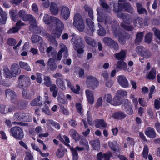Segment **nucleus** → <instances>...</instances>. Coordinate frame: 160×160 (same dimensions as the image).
<instances>
[{"mask_svg":"<svg viewBox=\"0 0 160 160\" xmlns=\"http://www.w3.org/2000/svg\"><path fill=\"white\" fill-rule=\"evenodd\" d=\"M10 132L14 138L18 140L22 139L24 136L22 129L19 127L14 126L12 128Z\"/></svg>","mask_w":160,"mask_h":160,"instance_id":"nucleus-1","label":"nucleus"},{"mask_svg":"<svg viewBox=\"0 0 160 160\" xmlns=\"http://www.w3.org/2000/svg\"><path fill=\"white\" fill-rule=\"evenodd\" d=\"M87 84L88 87L92 89L96 88L98 85V82L96 78L92 75L87 77Z\"/></svg>","mask_w":160,"mask_h":160,"instance_id":"nucleus-2","label":"nucleus"},{"mask_svg":"<svg viewBox=\"0 0 160 160\" xmlns=\"http://www.w3.org/2000/svg\"><path fill=\"white\" fill-rule=\"evenodd\" d=\"M103 41L106 45L112 48L115 50H118L119 46L118 43L111 38L108 37L104 38L103 39Z\"/></svg>","mask_w":160,"mask_h":160,"instance_id":"nucleus-3","label":"nucleus"},{"mask_svg":"<svg viewBox=\"0 0 160 160\" xmlns=\"http://www.w3.org/2000/svg\"><path fill=\"white\" fill-rule=\"evenodd\" d=\"M60 16L64 20H66L70 17V11L68 7L62 5L60 7Z\"/></svg>","mask_w":160,"mask_h":160,"instance_id":"nucleus-4","label":"nucleus"},{"mask_svg":"<svg viewBox=\"0 0 160 160\" xmlns=\"http://www.w3.org/2000/svg\"><path fill=\"white\" fill-rule=\"evenodd\" d=\"M61 49L57 54V59L58 60H61L62 58V54L63 53V56L67 58L68 55V50L66 46L62 43L60 44Z\"/></svg>","mask_w":160,"mask_h":160,"instance_id":"nucleus-5","label":"nucleus"},{"mask_svg":"<svg viewBox=\"0 0 160 160\" xmlns=\"http://www.w3.org/2000/svg\"><path fill=\"white\" fill-rule=\"evenodd\" d=\"M72 40L74 43L73 48L74 49H77L78 47H85V43L82 38L80 37H76L74 38H72Z\"/></svg>","mask_w":160,"mask_h":160,"instance_id":"nucleus-6","label":"nucleus"},{"mask_svg":"<svg viewBox=\"0 0 160 160\" xmlns=\"http://www.w3.org/2000/svg\"><path fill=\"white\" fill-rule=\"evenodd\" d=\"M118 17L122 19L124 23L128 24H129L132 20V16L127 13H118Z\"/></svg>","mask_w":160,"mask_h":160,"instance_id":"nucleus-7","label":"nucleus"},{"mask_svg":"<svg viewBox=\"0 0 160 160\" xmlns=\"http://www.w3.org/2000/svg\"><path fill=\"white\" fill-rule=\"evenodd\" d=\"M117 80L119 84L122 87L127 88L129 86L128 81L125 76L124 75L118 76Z\"/></svg>","mask_w":160,"mask_h":160,"instance_id":"nucleus-8","label":"nucleus"},{"mask_svg":"<svg viewBox=\"0 0 160 160\" xmlns=\"http://www.w3.org/2000/svg\"><path fill=\"white\" fill-rule=\"evenodd\" d=\"M5 93L7 98H10L11 101H12L16 98V93L12 90L8 89L5 91Z\"/></svg>","mask_w":160,"mask_h":160,"instance_id":"nucleus-9","label":"nucleus"},{"mask_svg":"<svg viewBox=\"0 0 160 160\" xmlns=\"http://www.w3.org/2000/svg\"><path fill=\"white\" fill-rule=\"evenodd\" d=\"M11 70L13 77H15L19 74L21 72L18 65L17 64H13L11 66Z\"/></svg>","mask_w":160,"mask_h":160,"instance_id":"nucleus-10","label":"nucleus"},{"mask_svg":"<svg viewBox=\"0 0 160 160\" xmlns=\"http://www.w3.org/2000/svg\"><path fill=\"white\" fill-rule=\"evenodd\" d=\"M53 22L56 25L55 28L63 30L64 28V25L59 19L56 17H53Z\"/></svg>","mask_w":160,"mask_h":160,"instance_id":"nucleus-11","label":"nucleus"},{"mask_svg":"<svg viewBox=\"0 0 160 160\" xmlns=\"http://www.w3.org/2000/svg\"><path fill=\"white\" fill-rule=\"evenodd\" d=\"M68 81H69L67 79L63 78H58L56 81L57 85L60 87L63 90H65L66 89V83H67L68 84Z\"/></svg>","mask_w":160,"mask_h":160,"instance_id":"nucleus-12","label":"nucleus"},{"mask_svg":"<svg viewBox=\"0 0 160 160\" xmlns=\"http://www.w3.org/2000/svg\"><path fill=\"white\" fill-rule=\"evenodd\" d=\"M145 135L150 138H154L156 134L154 129L151 127H148L145 131Z\"/></svg>","mask_w":160,"mask_h":160,"instance_id":"nucleus-13","label":"nucleus"},{"mask_svg":"<svg viewBox=\"0 0 160 160\" xmlns=\"http://www.w3.org/2000/svg\"><path fill=\"white\" fill-rule=\"evenodd\" d=\"M47 64L48 68L52 71H54L57 68V64L55 62L54 60L52 58L49 59Z\"/></svg>","mask_w":160,"mask_h":160,"instance_id":"nucleus-14","label":"nucleus"},{"mask_svg":"<svg viewBox=\"0 0 160 160\" xmlns=\"http://www.w3.org/2000/svg\"><path fill=\"white\" fill-rule=\"evenodd\" d=\"M144 35L143 32H138L136 35V38L134 41L135 44L139 45L142 41Z\"/></svg>","mask_w":160,"mask_h":160,"instance_id":"nucleus-15","label":"nucleus"},{"mask_svg":"<svg viewBox=\"0 0 160 160\" xmlns=\"http://www.w3.org/2000/svg\"><path fill=\"white\" fill-rule=\"evenodd\" d=\"M31 31L43 36L47 34L46 31L42 27H38L37 25H36L35 28H33V30Z\"/></svg>","mask_w":160,"mask_h":160,"instance_id":"nucleus-16","label":"nucleus"},{"mask_svg":"<svg viewBox=\"0 0 160 160\" xmlns=\"http://www.w3.org/2000/svg\"><path fill=\"white\" fill-rule=\"evenodd\" d=\"M123 8L127 12L132 14L134 12L133 8L132 7L131 4L128 2H126L123 3Z\"/></svg>","mask_w":160,"mask_h":160,"instance_id":"nucleus-17","label":"nucleus"},{"mask_svg":"<svg viewBox=\"0 0 160 160\" xmlns=\"http://www.w3.org/2000/svg\"><path fill=\"white\" fill-rule=\"evenodd\" d=\"M29 20L30 23V25L29 27V29L30 31L33 30V28H35L36 24V20L32 15H29L28 18V21Z\"/></svg>","mask_w":160,"mask_h":160,"instance_id":"nucleus-18","label":"nucleus"},{"mask_svg":"<svg viewBox=\"0 0 160 160\" xmlns=\"http://www.w3.org/2000/svg\"><path fill=\"white\" fill-rule=\"evenodd\" d=\"M85 92L89 102L91 104H93L94 98L92 92L89 90H86Z\"/></svg>","mask_w":160,"mask_h":160,"instance_id":"nucleus-19","label":"nucleus"},{"mask_svg":"<svg viewBox=\"0 0 160 160\" xmlns=\"http://www.w3.org/2000/svg\"><path fill=\"white\" fill-rule=\"evenodd\" d=\"M73 25L80 32H83L85 29V24L84 21L74 23Z\"/></svg>","mask_w":160,"mask_h":160,"instance_id":"nucleus-20","label":"nucleus"},{"mask_svg":"<svg viewBox=\"0 0 160 160\" xmlns=\"http://www.w3.org/2000/svg\"><path fill=\"white\" fill-rule=\"evenodd\" d=\"M84 39L88 44L95 47H97L98 44L97 42L92 38L86 36L85 37Z\"/></svg>","mask_w":160,"mask_h":160,"instance_id":"nucleus-21","label":"nucleus"},{"mask_svg":"<svg viewBox=\"0 0 160 160\" xmlns=\"http://www.w3.org/2000/svg\"><path fill=\"white\" fill-rule=\"evenodd\" d=\"M96 122V127L99 128H105L107 127V124L103 119H97Z\"/></svg>","mask_w":160,"mask_h":160,"instance_id":"nucleus-22","label":"nucleus"},{"mask_svg":"<svg viewBox=\"0 0 160 160\" xmlns=\"http://www.w3.org/2000/svg\"><path fill=\"white\" fill-rule=\"evenodd\" d=\"M58 8L56 4L53 3H51L50 10L52 15H57L58 13Z\"/></svg>","mask_w":160,"mask_h":160,"instance_id":"nucleus-23","label":"nucleus"},{"mask_svg":"<svg viewBox=\"0 0 160 160\" xmlns=\"http://www.w3.org/2000/svg\"><path fill=\"white\" fill-rule=\"evenodd\" d=\"M136 6L137 10L139 14H143L145 13L146 15H147L148 12L146 10L143 8L141 4L137 3L136 4Z\"/></svg>","mask_w":160,"mask_h":160,"instance_id":"nucleus-24","label":"nucleus"},{"mask_svg":"<svg viewBox=\"0 0 160 160\" xmlns=\"http://www.w3.org/2000/svg\"><path fill=\"white\" fill-rule=\"evenodd\" d=\"M126 53L125 51L122 50L119 53L115 54V57L118 60H123L126 57Z\"/></svg>","mask_w":160,"mask_h":160,"instance_id":"nucleus-25","label":"nucleus"},{"mask_svg":"<svg viewBox=\"0 0 160 160\" xmlns=\"http://www.w3.org/2000/svg\"><path fill=\"white\" fill-rule=\"evenodd\" d=\"M90 142L94 150H98L99 149L100 142L99 140L98 139L91 141Z\"/></svg>","mask_w":160,"mask_h":160,"instance_id":"nucleus-26","label":"nucleus"},{"mask_svg":"<svg viewBox=\"0 0 160 160\" xmlns=\"http://www.w3.org/2000/svg\"><path fill=\"white\" fill-rule=\"evenodd\" d=\"M69 134L76 141H78L80 138L79 135L74 129H71L69 131Z\"/></svg>","mask_w":160,"mask_h":160,"instance_id":"nucleus-27","label":"nucleus"},{"mask_svg":"<svg viewBox=\"0 0 160 160\" xmlns=\"http://www.w3.org/2000/svg\"><path fill=\"white\" fill-rule=\"evenodd\" d=\"M130 38L129 34L126 33L123 35L122 36L119 38L118 42L122 45H124L125 43L126 40H128Z\"/></svg>","mask_w":160,"mask_h":160,"instance_id":"nucleus-28","label":"nucleus"},{"mask_svg":"<svg viewBox=\"0 0 160 160\" xmlns=\"http://www.w3.org/2000/svg\"><path fill=\"white\" fill-rule=\"evenodd\" d=\"M18 15L21 18L25 21H28V18L29 15V14H27L25 11L23 10L19 11Z\"/></svg>","mask_w":160,"mask_h":160,"instance_id":"nucleus-29","label":"nucleus"},{"mask_svg":"<svg viewBox=\"0 0 160 160\" xmlns=\"http://www.w3.org/2000/svg\"><path fill=\"white\" fill-rule=\"evenodd\" d=\"M122 103V99L121 98L117 95L113 98L112 104L115 106L119 105Z\"/></svg>","mask_w":160,"mask_h":160,"instance_id":"nucleus-30","label":"nucleus"},{"mask_svg":"<svg viewBox=\"0 0 160 160\" xmlns=\"http://www.w3.org/2000/svg\"><path fill=\"white\" fill-rule=\"evenodd\" d=\"M117 68L126 71L127 70V63L123 60L118 61L117 64Z\"/></svg>","mask_w":160,"mask_h":160,"instance_id":"nucleus-31","label":"nucleus"},{"mask_svg":"<svg viewBox=\"0 0 160 160\" xmlns=\"http://www.w3.org/2000/svg\"><path fill=\"white\" fill-rule=\"evenodd\" d=\"M126 116V115L123 112L121 111L116 112L113 115V117L114 118L119 119H123Z\"/></svg>","mask_w":160,"mask_h":160,"instance_id":"nucleus-32","label":"nucleus"},{"mask_svg":"<svg viewBox=\"0 0 160 160\" xmlns=\"http://www.w3.org/2000/svg\"><path fill=\"white\" fill-rule=\"evenodd\" d=\"M153 34L151 32H148L144 36V42L145 43L149 44L151 42L153 38Z\"/></svg>","mask_w":160,"mask_h":160,"instance_id":"nucleus-33","label":"nucleus"},{"mask_svg":"<svg viewBox=\"0 0 160 160\" xmlns=\"http://www.w3.org/2000/svg\"><path fill=\"white\" fill-rule=\"evenodd\" d=\"M54 17H51L47 14H45L43 18V20L44 23L49 25L51 22H53V18Z\"/></svg>","mask_w":160,"mask_h":160,"instance_id":"nucleus-34","label":"nucleus"},{"mask_svg":"<svg viewBox=\"0 0 160 160\" xmlns=\"http://www.w3.org/2000/svg\"><path fill=\"white\" fill-rule=\"evenodd\" d=\"M15 104L17 105L18 108L21 109L25 108L27 105V102L25 101L22 100L17 101Z\"/></svg>","mask_w":160,"mask_h":160,"instance_id":"nucleus-35","label":"nucleus"},{"mask_svg":"<svg viewBox=\"0 0 160 160\" xmlns=\"http://www.w3.org/2000/svg\"><path fill=\"white\" fill-rule=\"evenodd\" d=\"M40 96H39L32 101L30 102L31 105L32 106L41 105L42 104V102L40 101Z\"/></svg>","mask_w":160,"mask_h":160,"instance_id":"nucleus-36","label":"nucleus"},{"mask_svg":"<svg viewBox=\"0 0 160 160\" xmlns=\"http://www.w3.org/2000/svg\"><path fill=\"white\" fill-rule=\"evenodd\" d=\"M112 24V28L113 33L114 36L117 37L118 36V22L116 21H113Z\"/></svg>","mask_w":160,"mask_h":160,"instance_id":"nucleus-37","label":"nucleus"},{"mask_svg":"<svg viewBox=\"0 0 160 160\" xmlns=\"http://www.w3.org/2000/svg\"><path fill=\"white\" fill-rule=\"evenodd\" d=\"M22 113L18 111L14 113L13 118L14 120L22 121Z\"/></svg>","mask_w":160,"mask_h":160,"instance_id":"nucleus-38","label":"nucleus"},{"mask_svg":"<svg viewBox=\"0 0 160 160\" xmlns=\"http://www.w3.org/2000/svg\"><path fill=\"white\" fill-rule=\"evenodd\" d=\"M108 145L111 149L114 151H116L118 148V144L115 141L108 142Z\"/></svg>","mask_w":160,"mask_h":160,"instance_id":"nucleus-39","label":"nucleus"},{"mask_svg":"<svg viewBox=\"0 0 160 160\" xmlns=\"http://www.w3.org/2000/svg\"><path fill=\"white\" fill-rule=\"evenodd\" d=\"M19 63L21 68L24 69L28 71H31V70L30 67L27 62L20 61Z\"/></svg>","mask_w":160,"mask_h":160,"instance_id":"nucleus-40","label":"nucleus"},{"mask_svg":"<svg viewBox=\"0 0 160 160\" xmlns=\"http://www.w3.org/2000/svg\"><path fill=\"white\" fill-rule=\"evenodd\" d=\"M50 90L51 92L52 93L53 97L54 98L56 97L58 92L56 85L54 84H52L50 88Z\"/></svg>","mask_w":160,"mask_h":160,"instance_id":"nucleus-41","label":"nucleus"},{"mask_svg":"<svg viewBox=\"0 0 160 160\" xmlns=\"http://www.w3.org/2000/svg\"><path fill=\"white\" fill-rule=\"evenodd\" d=\"M44 84L47 87H50L52 85L51 79L49 76H44Z\"/></svg>","mask_w":160,"mask_h":160,"instance_id":"nucleus-42","label":"nucleus"},{"mask_svg":"<svg viewBox=\"0 0 160 160\" xmlns=\"http://www.w3.org/2000/svg\"><path fill=\"white\" fill-rule=\"evenodd\" d=\"M82 21H83V20L80 14L77 13L74 15L73 23Z\"/></svg>","mask_w":160,"mask_h":160,"instance_id":"nucleus-43","label":"nucleus"},{"mask_svg":"<svg viewBox=\"0 0 160 160\" xmlns=\"http://www.w3.org/2000/svg\"><path fill=\"white\" fill-rule=\"evenodd\" d=\"M68 86L71 89L72 91L76 94H78L80 90V87L78 85H77V88H75L72 86L71 82L70 81H68Z\"/></svg>","mask_w":160,"mask_h":160,"instance_id":"nucleus-44","label":"nucleus"},{"mask_svg":"<svg viewBox=\"0 0 160 160\" xmlns=\"http://www.w3.org/2000/svg\"><path fill=\"white\" fill-rule=\"evenodd\" d=\"M143 20L140 17H137L134 21V24L135 26L140 28L143 24Z\"/></svg>","mask_w":160,"mask_h":160,"instance_id":"nucleus-45","label":"nucleus"},{"mask_svg":"<svg viewBox=\"0 0 160 160\" xmlns=\"http://www.w3.org/2000/svg\"><path fill=\"white\" fill-rule=\"evenodd\" d=\"M152 55L151 52L148 49H145L143 51V52L142 53L141 56L145 58H149Z\"/></svg>","mask_w":160,"mask_h":160,"instance_id":"nucleus-46","label":"nucleus"},{"mask_svg":"<svg viewBox=\"0 0 160 160\" xmlns=\"http://www.w3.org/2000/svg\"><path fill=\"white\" fill-rule=\"evenodd\" d=\"M62 31V30L55 28L52 30V33L55 38H58L60 37Z\"/></svg>","mask_w":160,"mask_h":160,"instance_id":"nucleus-47","label":"nucleus"},{"mask_svg":"<svg viewBox=\"0 0 160 160\" xmlns=\"http://www.w3.org/2000/svg\"><path fill=\"white\" fill-rule=\"evenodd\" d=\"M17 11L16 10H13L9 12L12 19L15 22H16L18 19V16L17 15Z\"/></svg>","mask_w":160,"mask_h":160,"instance_id":"nucleus-48","label":"nucleus"},{"mask_svg":"<svg viewBox=\"0 0 160 160\" xmlns=\"http://www.w3.org/2000/svg\"><path fill=\"white\" fill-rule=\"evenodd\" d=\"M31 40L32 42L33 43H36L39 42H41V41H42L41 38L37 35H34L32 36L31 38Z\"/></svg>","mask_w":160,"mask_h":160,"instance_id":"nucleus-49","label":"nucleus"},{"mask_svg":"<svg viewBox=\"0 0 160 160\" xmlns=\"http://www.w3.org/2000/svg\"><path fill=\"white\" fill-rule=\"evenodd\" d=\"M112 19L110 16H106L105 17L104 21L102 22V24H104L106 27H107L112 23Z\"/></svg>","mask_w":160,"mask_h":160,"instance_id":"nucleus-50","label":"nucleus"},{"mask_svg":"<svg viewBox=\"0 0 160 160\" xmlns=\"http://www.w3.org/2000/svg\"><path fill=\"white\" fill-rule=\"evenodd\" d=\"M117 95L121 98L126 97L127 96L128 92L124 90L121 89L118 90L117 92Z\"/></svg>","mask_w":160,"mask_h":160,"instance_id":"nucleus-51","label":"nucleus"},{"mask_svg":"<svg viewBox=\"0 0 160 160\" xmlns=\"http://www.w3.org/2000/svg\"><path fill=\"white\" fill-rule=\"evenodd\" d=\"M100 4L104 8L107 10L108 12H110L111 9H109V7L105 0H99Z\"/></svg>","mask_w":160,"mask_h":160,"instance_id":"nucleus-52","label":"nucleus"},{"mask_svg":"<svg viewBox=\"0 0 160 160\" xmlns=\"http://www.w3.org/2000/svg\"><path fill=\"white\" fill-rule=\"evenodd\" d=\"M120 25L123 29L128 31H132L134 29V28L132 25H128L123 23H122Z\"/></svg>","mask_w":160,"mask_h":160,"instance_id":"nucleus-53","label":"nucleus"},{"mask_svg":"<svg viewBox=\"0 0 160 160\" xmlns=\"http://www.w3.org/2000/svg\"><path fill=\"white\" fill-rule=\"evenodd\" d=\"M31 146L33 149L38 152H39L42 156L43 157H48L49 154L48 153H42L41 150L39 149L38 147L36 146L35 144H31Z\"/></svg>","mask_w":160,"mask_h":160,"instance_id":"nucleus-54","label":"nucleus"},{"mask_svg":"<svg viewBox=\"0 0 160 160\" xmlns=\"http://www.w3.org/2000/svg\"><path fill=\"white\" fill-rule=\"evenodd\" d=\"M23 97L27 99H30L32 98V95L31 93L28 91L27 90H24L22 92Z\"/></svg>","mask_w":160,"mask_h":160,"instance_id":"nucleus-55","label":"nucleus"},{"mask_svg":"<svg viewBox=\"0 0 160 160\" xmlns=\"http://www.w3.org/2000/svg\"><path fill=\"white\" fill-rule=\"evenodd\" d=\"M156 75V70L155 68H152L148 74V78L149 79H153L155 78Z\"/></svg>","mask_w":160,"mask_h":160,"instance_id":"nucleus-56","label":"nucleus"},{"mask_svg":"<svg viewBox=\"0 0 160 160\" xmlns=\"http://www.w3.org/2000/svg\"><path fill=\"white\" fill-rule=\"evenodd\" d=\"M99 30L97 31L98 34L101 36H104L106 34V31L105 29L102 28V26L99 23H98Z\"/></svg>","mask_w":160,"mask_h":160,"instance_id":"nucleus-57","label":"nucleus"},{"mask_svg":"<svg viewBox=\"0 0 160 160\" xmlns=\"http://www.w3.org/2000/svg\"><path fill=\"white\" fill-rule=\"evenodd\" d=\"M86 23L92 31L94 32L95 30L94 28V23L91 20L89 19H87Z\"/></svg>","mask_w":160,"mask_h":160,"instance_id":"nucleus-58","label":"nucleus"},{"mask_svg":"<svg viewBox=\"0 0 160 160\" xmlns=\"http://www.w3.org/2000/svg\"><path fill=\"white\" fill-rule=\"evenodd\" d=\"M122 8L121 6H120L119 5H117V4L116 5H114L113 11L115 13H117V17L118 14V13H122L120 12L122 11Z\"/></svg>","mask_w":160,"mask_h":160,"instance_id":"nucleus-59","label":"nucleus"},{"mask_svg":"<svg viewBox=\"0 0 160 160\" xmlns=\"http://www.w3.org/2000/svg\"><path fill=\"white\" fill-rule=\"evenodd\" d=\"M5 77L8 78H11L13 77L12 72L10 71L8 68L3 69Z\"/></svg>","mask_w":160,"mask_h":160,"instance_id":"nucleus-60","label":"nucleus"},{"mask_svg":"<svg viewBox=\"0 0 160 160\" xmlns=\"http://www.w3.org/2000/svg\"><path fill=\"white\" fill-rule=\"evenodd\" d=\"M148 148L147 145L144 146L143 150L142 153L143 157L146 159L148 158Z\"/></svg>","mask_w":160,"mask_h":160,"instance_id":"nucleus-61","label":"nucleus"},{"mask_svg":"<svg viewBox=\"0 0 160 160\" xmlns=\"http://www.w3.org/2000/svg\"><path fill=\"white\" fill-rule=\"evenodd\" d=\"M52 47L51 46H50L48 47L46 50V52L48 54L49 57H52L53 55H55L56 53L54 51H53Z\"/></svg>","mask_w":160,"mask_h":160,"instance_id":"nucleus-62","label":"nucleus"},{"mask_svg":"<svg viewBox=\"0 0 160 160\" xmlns=\"http://www.w3.org/2000/svg\"><path fill=\"white\" fill-rule=\"evenodd\" d=\"M71 150L72 151L73 157V160H77L78 158V154L76 150L73 148H71Z\"/></svg>","mask_w":160,"mask_h":160,"instance_id":"nucleus-63","label":"nucleus"},{"mask_svg":"<svg viewBox=\"0 0 160 160\" xmlns=\"http://www.w3.org/2000/svg\"><path fill=\"white\" fill-rule=\"evenodd\" d=\"M145 48L142 46H140L137 47L136 49V52L139 54L141 56L142 53L143 52V51L144 50Z\"/></svg>","mask_w":160,"mask_h":160,"instance_id":"nucleus-64","label":"nucleus"}]
</instances>
